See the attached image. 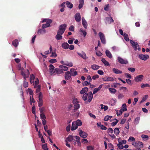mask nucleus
Returning a JSON list of instances; mask_svg holds the SVG:
<instances>
[{
  "instance_id": "nucleus-13",
  "label": "nucleus",
  "mask_w": 150,
  "mask_h": 150,
  "mask_svg": "<svg viewBox=\"0 0 150 150\" xmlns=\"http://www.w3.org/2000/svg\"><path fill=\"white\" fill-rule=\"evenodd\" d=\"M63 33H61L60 32L58 31L57 33V34L55 36V38L57 40H60L62 39V35Z\"/></svg>"
},
{
  "instance_id": "nucleus-47",
  "label": "nucleus",
  "mask_w": 150,
  "mask_h": 150,
  "mask_svg": "<svg viewBox=\"0 0 150 150\" xmlns=\"http://www.w3.org/2000/svg\"><path fill=\"white\" fill-rule=\"evenodd\" d=\"M150 86L149 85L148 83H146V84H143L142 83L141 84V87L142 88H144L145 87H150Z\"/></svg>"
},
{
  "instance_id": "nucleus-50",
  "label": "nucleus",
  "mask_w": 150,
  "mask_h": 150,
  "mask_svg": "<svg viewBox=\"0 0 150 150\" xmlns=\"http://www.w3.org/2000/svg\"><path fill=\"white\" fill-rule=\"evenodd\" d=\"M148 96L147 95H145L142 98L141 103H142L143 102L145 101L148 98Z\"/></svg>"
},
{
  "instance_id": "nucleus-7",
  "label": "nucleus",
  "mask_w": 150,
  "mask_h": 150,
  "mask_svg": "<svg viewBox=\"0 0 150 150\" xmlns=\"http://www.w3.org/2000/svg\"><path fill=\"white\" fill-rule=\"evenodd\" d=\"M117 60L118 62L122 64H127L128 63V62L127 60L123 59L120 57H118Z\"/></svg>"
},
{
  "instance_id": "nucleus-11",
  "label": "nucleus",
  "mask_w": 150,
  "mask_h": 150,
  "mask_svg": "<svg viewBox=\"0 0 150 150\" xmlns=\"http://www.w3.org/2000/svg\"><path fill=\"white\" fill-rule=\"evenodd\" d=\"M79 134L80 137L83 138H85L88 136V134L86 132L83 131L81 130L79 132Z\"/></svg>"
},
{
  "instance_id": "nucleus-14",
  "label": "nucleus",
  "mask_w": 150,
  "mask_h": 150,
  "mask_svg": "<svg viewBox=\"0 0 150 150\" xmlns=\"http://www.w3.org/2000/svg\"><path fill=\"white\" fill-rule=\"evenodd\" d=\"M77 53L79 56L84 59H86L88 58V57H86L85 53L83 52H82V54L78 52H77Z\"/></svg>"
},
{
  "instance_id": "nucleus-15",
  "label": "nucleus",
  "mask_w": 150,
  "mask_h": 150,
  "mask_svg": "<svg viewBox=\"0 0 150 150\" xmlns=\"http://www.w3.org/2000/svg\"><path fill=\"white\" fill-rule=\"evenodd\" d=\"M105 20V22L106 24H110L112 22H114L113 20L111 17L106 18Z\"/></svg>"
},
{
  "instance_id": "nucleus-10",
  "label": "nucleus",
  "mask_w": 150,
  "mask_h": 150,
  "mask_svg": "<svg viewBox=\"0 0 150 150\" xmlns=\"http://www.w3.org/2000/svg\"><path fill=\"white\" fill-rule=\"evenodd\" d=\"M74 18L76 21L79 22L81 21V16L80 14L79 13H76L74 16Z\"/></svg>"
},
{
  "instance_id": "nucleus-17",
  "label": "nucleus",
  "mask_w": 150,
  "mask_h": 150,
  "mask_svg": "<svg viewBox=\"0 0 150 150\" xmlns=\"http://www.w3.org/2000/svg\"><path fill=\"white\" fill-rule=\"evenodd\" d=\"M82 20L83 26L85 29H87V22L84 17L82 18Z\"/></svg>"
},
{
  "instance_id": "nucleus-29",
  "label": "nucleus",
  "mask_w": 150,
  "mask_h": 150,
  "mask_svg": "<svg viewBox=\"0 0 150 150\" xmlns=\"http://www.w3.org/2000/svg\"><path fill=\"white\" fill-rule=\"evenodd\" d=\"M18 44V40L17 39H16L13 40L12 42V45L15 47H16L17 46Z\"/></svg>"
},
{
  "instance_id": "nucleus-22",
  "label": "nucleus",
  "mask_w": 150,
  "mask_h": 150,
  "mask_svg": "<svg viewBox=\"0 0 150 150\" xmlns=\"http://www.w3.org/2000/svg\"><path fill=\"white\" fill-rule=\"evenodd\" d=\"M78 127V126L75 123V122H72V126L71 128V130L73 131L76 129Z\"/></svg>"
},
{
  "instance_id": "nucleus-8",
  "label": "nucleus",
  "mask_w": 150,
  "mask_h": 150,
  "mask_svg": "<svg viewBox=\"0 0 150 150\" xmlns=\"http://www.w3.org/2000/svg\"><path fill=\"white\" fill-rule=\"evenodd\" d=\"M54 75L57 74H61L63 73V71H62V69H61V68H55L54 69V71L53 72Z\"/></svg>"
},
{
  "instance_id": "nucleus-58",
  "label": "nucleus",
  "mask_w": 150,
  "mask_h": 150,
  "mask_svg": "<svg viewBox=\"0 0 150 150\" xmlns=\"http://www.w3.org/2000/svg\"><path fill=\"white\" fill-rule=\"evenodd\" d=\"M125 75L126 77L127 78L131 79L132 78L131 75L129 74L125 73Z\"/></svg>"
},
{
  "instance_id": "nucleus-54",
  "label": "nucleus",
  "mask_w": 150,
  "mask_h": 150,
  "mask_svg": "<svg viewBox=\"0 0 150 150\" xmlns=\"http://www.w3.org/2000/svg\"><path fill=\"white\" fill-rule=\"evenodd\" d=\"M140 119V117H137L135 120H134V122L135 124H137L139 122V121Z\"/></svg>"
},
{
  "instance_id": "nucleus-28",
  "label": "nucleus",
  "mask_w": 150,
  "mask_h": 150,
  "mask_svg": "<svg viewBox=\"0 0 150 150\" xmlns=\"http://www.w3.org/2000/svg\"><path fill=\"white\" fill-rule=\"evenodd\" d=\"M141 137L142 138V139L144 141H146L148 140L149 139V137L148 135H144V134H142L141 135Z\"/></svg>"
},
{
  "instance_id": "nucleus-41",
  "label": "nucleus",
  "mask_w": 150,
  "mask_h": 150,
  "mask_svg": "<svg viewBox=\"0 0 150 150\" xmlns=\"http://www.w3.org/2000/svg\"><path fill=\"white\" fill-rule=\"evenodd\" d=\"M120 133V131L119 130V128H116L114 129V133L116 135H117L119 134Z\"/></svg>"
},
{
  "instance_id": "nucleus-20",
  "label": "nucleus",
  "mask_w": 150,
  "mask_h": 150,
  "mask_svg": "<svg viewBox=\"0 0 150 150\" xmlns=\"http://www.w3.org/2000/svg\"><path fill=\"white\" fill-rule=\"evenodd\" d=\"M49 67L50 68L49 69V71L50 72V74L51 75H52L54 74V73H53V72L54 71V66L52 64H50L49 65Z\"/></svg>"
},
{
  "instance_id": "nucleus-57",
  "label": "nucleus",
  "mask_w": 150,
  "mask_h": 150,
  "mask_svg": "<svg viewBox=\"0 0 150 150\" xmlns=\"http://www.w3.org/2000/svg\"><path fill=\"white\" fill-rule=\"evenodd\" d=\"M127 69L132 72H134L135 71V69L134 68L129 67Z\"/></svg>"
},
{
  "instance_id": "nucleus-12",
  "label": "nucleus",
  "mask_w": 150,
  "mask_h": 150,
  "mask_svg": "<svg viewBox=\"0 0 150 150\" xmlns=\"http://www.w3.org/2000/svg\"><path fill=\"white\" fill-rule=\"evenodd\" d=\"M102 79L105 81H112L114 80L113 78L110 76H106L103 78Z\"/></svg>"
},
{
  "instance_id": "nucleus-23",
  "label": "nucleus",
  "mask_w": 150,
  "mask_h": 150,
  "mask_svg": "<svg viewBox=\"0 0 150 150\" xmlns=\"http://www.w3.org/2000/svg\"><path fill=\"white\" fill-rule=\"evenodd\" d=\"M113 72L116 74H122V71H121L117 69L113 68L112 69Z\"/></svg>"
},
{
  "instance_id": "nucleus-34",
  "label": "nucleus",
  "mask_w": 150,
  "mask_h": 150,
  "mask_svg": "<svg viewBox=\"0 0 150 150\" xmlns=\"http://www.w3.org/2000/svg\"><path fill=\"white\" fill-rule=\"evenodd\" d=\"M74 136L71 135H69L67 138V140L69 142H71L72 141L74 140Z\"/></svg>"
},
{
  "instance_id": "nucleus-53",
  "label": "nucleus",
  "mask_w": 150,
  "mask_h": 150,
  "mask_svg": "<svg viewBox=\"0 0 150 150\" xmlns=\"http://www.w3.org/2000/svg\"><path fill=\"white\" fill-rule=\"evenodd\" d=\"M79 31L80 32H81L82 33L84 37H85L86 36L87 34L86 32V31L83 30L81 28L80 29Z\"/></svg>"
},
{
  "instance_id": "nucleus-56",
  "label": "nucleus",
  "mask_w": 150,
  "mask_h": 150,
  "mask_svg": "<svg viewBox=\"0 0 150 150\" xmlns=\"http://www.w3.org/2000/svg\"><path fill=\"white\" fill-rule=\"evenodd\" d=\"M113 130L111 128H109L107 130V132L108 133L112 134L113 132Z\"/></svg>"
},
{
  "instance_id": "nucleus-43",
  "label": "nucleus",
  "mask_w": 150,
  "mask_h": 150,
  "mask_svg": "<svg viewBox=\"0 0 150 150\" xmlns=\"http://www.w3.org/2000/svg\"><path fill=\"white\" fill-rule=\"evenodd\" d=\"M75 123L76 124V125H77V126H81L82 125V122H81V121L79 120H77L76 122H75Z\"/></svg>"
},
{
  "instance_id": "nucleus-30",
  "label": "nucleus",
  "mask_w": 150,
  "mask_h": 150,
  "mask_svg": "<svg viewBox=\"0 0 150 150\" xmlns=\"http://www.w3.org/2000/svg\"><path fill=\"white\" fill-rule=\"evenodd\" d=\"M59 68H61L62 69V71H67L68 69L67 67L63 66V65H60L59 67Z\"/></svg>"
},
{
  "instance_id": "nucleus-46",
  "label": "nucleus",
  "mask_w": 150,
  "mask_h": 150,
  "mask_svg": "<svg viewBox=\"0 0 150 150\" xmlns=\"http://www.w3.org/2000/svg\"><path fill=\"white\" fill-rule=\"evenodd\" d=\"M139 146L140 148H143V144L142 142H137V146Z\"/></svg>"
},
{
  "instance_id": "nucleus-31",
  "label": "nucleus",
  "mask_w": 150,
  "mask_h": 150,
  "mask_svg": "<svg viewBox=\"0 0 150 150\" xmlns=\"http://www.w3.org/2000/svg\"><path fill=\"white\" fill-rule=\"evenodd\" d=\"M42 23H44L45 22H46V23H49V24L51 23L52 22V21L49 19H45L43 20L42 21Z\"/></svg>"
},
{
  "instance_id": "nucleus-27",
  "label": "nucleus",
  "mask_w": 150,
  "mask_h": 150,
  "mask_svg": "<svg viewBox=\"0 0 150 150\" xmlns=\"http://www.w3.org/2000/svg\"><path fill=\"white\" fill-rule=\"evenodd\" d=\"M88 91V88L85 87L83 88L80 91V93L81 94H84Z\"/></svg>"
},
{
  "instance_id": "nucleus-26",
  "label": "nucleus",
  "mask_w": 150,
  "mask_h": 150,
  "mask_svg": "<svg viewBox=\"0 0 150 150\" xmlns=\"http://www.w3.org/2000/svg\"><path fill=\"white\" fill-rule=\"evenodd\" d=\"M84 0H80L79 4V9H81L83 7L84 4Z\"/></svg>"
},
{
  "instance_id": "nucleus-5",
  "label": "nucleus",
  "mask_w": 150,
  "mask_h": 150,
  "mask_svg": "<svg viewBox=\"0 0 150 150\" xmlns=\"http://www.w3.org/2000/svg\"><path fill=\"white\" fill-rule=\"evenodd\" d=\"M139 57L142 60L145 61L149 58V56L147 54L144 55L140 54L139 55Z\"/></svg>"
},
{
  "instance_id": "nucleus-18",
  "label": "nucleus",
  "mask_w": 150,
  "mask_h": 150,
  "mask_svg": "<svg viewBox=\"0 0 150 150\" xmlns=\"http://www.w3.org/2000/svg\"><path fill=\"white\" fill-rule=\"evenodd\" d=\"M127 108H121L119 110L120 114H118V110H116V114L118 116L121 115L122 114L123 112L127 111Z\"/></svg>"
},
{
  "instance_id": "nucleus-6",
  "label": "nucleus",
  "mask_w": 150,
  "mask_h": 150,
  "mask_svg": "<svg viewBox=\"0 0 150 150\" xmlns=\"http://www.w3.org/2000/svg\"><path fill=\"white\" fill-rule=\"evenodd\" d=\"M130 42L133 47L134 48V50L136 51L137 49V47L138 46H139L138 43L132 40H131Z\"/></svg>"
},
{
  "instance_id": "nucleus-25",
  "label": "nucleus",
  "mask_w": 150,
  "mask_h": 150,
  "mask_svg": "<svg viewBox=\"0 0 150 150\" xmlns=\"http://www.w3.org/2000/svg\"><path fill=\"white\" fill-rule=\"evenodd\" d=\"M66 4L67 7L69 8H73V4L68 1H67L65 2Z\"/></svg>"
},
{
  "instance_id": "nucleus-19",
  "label": "nucleus",
  "mask_w": 150,
  "mask_h": 150,
  "mask_svg": "<svg viewBox=\"0 0 150 150\" xmlns=\"http://www.w3.org/2000/svg\"><path fill=\"white\" fill-rule=\"evenodd\" d=\"M88 101L89 102H91L93 98V95L92 92L90 91L88 93Z\"/></svg>"
},
{
  "instance_id": "nucleus-40",
  "label": "nucleus",
  "mask_w": 150,
  "mask_h": 150,
  "mask_svg": "<svg viewBox=\"0 0 150 150\" xmlns=\"http://www.w3.org/2000/svg\"><path fill=\"white\" fill-rule=\"evenodd\" d=\"M83 94V95L82 98L84 101H86L87 99L88 94L87 93H86Z\"/></svg>"
},
{
  "instance_id": "nucleus-44",
  "label": "nucleus",
  "mask_w": 150,
  "mask_h": 150,
  "mask_svg": "<svg viewBox=\"0 0 150 150\" xmlns=\"http://www.w3.org/2000/svg\"><path fill=\"white\" fill-rule=\"evenodd\" d=\"M65 64L66 65H64L67 66L69 67H71L73 66V64L71 62H69L67 61L65 62Z\"/></svg>"
},
{
  "instance_id": "nucleus-42",
  "label": "nucleus",
  "mask_w": 150,
  "mask_h": 150,
  "mask_svg": "<svg viewBox=\"0 0 150 150\" xmlns=\"http://www.w3.org/2000/svg\"><path fill=\"white\" fill-rule=\"evenodd\" d=\"M109 91L111 93L115 94L116 91V90L112 88H110L109 89Z\"/></svg>"
},
{
  "instance_id": "nucleus-64",
  "label": "nucleus",
  "mask_w": 150,
  "mask_h": 150,
  "mask_svg": "<svg viewBox=\"0 0 150 150\" xmlns=\"http://www.w3.org/2000/svg\"><path fill=\"white\" fill-rule=\"evenodd\" d=\"M96 55L98 56H101L102 55V54L100 51L96 52Z\"/></svg>"
},
{
  "instance_id": "nucleus-59",
  "label": "nucleus",
  "mask_w": 150,
  "mask_h": 150,
  "mask_svg": "<svg viewBox=\"0 0 150 150\" xmlns=\"http://www.w3.org/2000/svg\"><path fill=\"white\" fill-rule=\"evenodd\" d=\"M90 83L89 82H88L87 81H85L83 83V86H87L90 85Z\"/></svg>"
},
{
  "instance_id": "nucleus-39",
  "label": "nucleus",
  "mask_w": 150,
  "mask_h": 150,
  "mask_svg": "<svg viewBox=\"0 0 150 150\" xmlns=\"http://www.w3.org/2000/svg\"><path fill=\"white\" fill-rule=\"evenodd\" d=\"M39 83V81L38 78H36L35 79V81L34 83V87H36L37 86H38Z\"/></svg>"
},
{
  "instance_id": "nucleus-61",
  "label": "nucleus",
  "mask_w": 150,
  "mask_h": 150,
  "mask_svg": "<svg viewBox=\"0 0 150 150\" xmlns=\"http://www.w3.org/2000/svg\"><path fill=\"white\" fill-rule=\"evenodd\" d=\"M126 82L127 83L130 85H132V81L131 80L129 79H126Z\"/></svg>"
},
{
  "instance_id": "nucleus-1",
  "label": "nucleus",
  "mask_w": 150,
  "mask_h": 150,
  "mask_svg": "<svg viewBox=\"0 0 150 150\" xmlns=\"http://www.w3.org/2000/svg\"><path fill=\"white\" fill-rule=\"evenodd\" d=\"M21 75L23 76V78L24 79V81L23 82V86L26 88L28 86V83L25 81L26 78L28 77L29 76L30 72L28 69L27 70V71L25 73L22 71L21 72Z\"/></svg>"
},
{
  "instance_id": "nucleus-3",
  "label": "nucleus",
  "mask_w": 150,
  "mask_h": 150,
  "mask_svg": "<svg viewBox=\"0 0 150 150\" xmlns=\"http://www.w3.org/2000/svg\"><path fill=\"white\" fill-rule=\"evenodd\" d=\"M99 35L102 43L103 44H105L106 40L104 34L100 32L99 33Z\"/></svg>"
},
{
  "instance_id": "nucleus-38",
  "label": "nucleus",
  "mask_w": 150,
  "mask_h": 150,
  "mask_svg": "<svg viewBox=\"0 0 150 150\" xmlns=\"http://www.w3.org/2000/svg\"><path fill=\"white\" fill-rule=\"evenodd\" d=\"M45 33V29H40L38 31L37 33L39 35H40L43 33Z\"/></svg>"
},
{
  "instance_id": "nucleus-60",
  "label": "nucleus",
  "mask_w": 150,
  "mask_h": 150,
  "mask_svg": "<svg viewBox=\"0 0 150 150\" xmlns=\"http://www.w3.org/2000/svg\"><path fill=\"white\" fill-rule=\"evenodd\" d=\"M35 106L34 105L33 106L32 108V113L34 114H35Z\"/></svg>"
},
{
  "instance_id": "nucleus-24",
  "label": "nucleus",
  "mask_w": 150,
  "mask_h": 150,
  "mask_svg": "<svg viewBox=\"0 0 150 150\" xmlns=\"http://www.w3.org/2000/svg\"><path fill=\"white\" fill-rule=\"evenodd\" d=\"M105 54L109 58H112V55L110 52L109 50H106Z\"/></svg>"
},
{
  "instance_id": "nucleus-52",
  "label": "nucleus",
  "mask_w": 150,
  "mask_h": 150,
  "mask_svg": "<svg viewBox=\"0 0 150 150\" xmlns=\"http://www.w3.org/2000/svg\"><path fill=\"white\" fill-rule=\"evenodd\" d=\"M117 146L120 149H122L124 148V146L122 145V143L121 142H119Z\"/></svg>"
},
{
  "instance_id": "nucleus-2",
  "label": "nucleus",
  "mask_w": 150,
  "mask_h": 150,
  "mask_svg": "<svg viewBox=\"0 0 150 150\" xmlns=\"http://www.w3.org/2000/svg\"><path fill=\"white\" fill-rule=\"evenodd\" d=\"M67 27V25L65 24H62L59 26L58 31L61 33H64Z\"/></svg>"
},
{
  "instance_id": "nucleus-45",
  "label": "nucleus",
  "mask_w": 150,
  "mask_h": 150,
  "mask_svg": "<svg viewBox=\"0 0 150 150\" xmlns=\"http://www.w3.org/2000/svg\"><path fill=\"white\" fill-rule=\"evenodd\" d=\"M34 88H36V92L38 93L40 91L41 86L40 85H38L36 87H34Z\"/></svg>"
},
{
  "instance_id": "nucleus-9",
  "label": "nucleus",
  "mask_w": 150,
  "mask_h": 150,
  "mask_svg": "<svg viewBox=\"0 0 150 150\" xmlns=\"http://www.w3.org/2000/svg\"><path fill=\"white\" fill-rule=\"evenodd\" d=\"M71 75L69 71H67L65 73V79L66 80H69L71 79Z\"/></svg>"
},
{
  "instance_id": "nucleus-63",
  "label": "nucleus",
  "mask_w": 150,
  "mask_h": 150,
  "mask_svg": "<svg viewBox=\"0 0 150 150\" xmlns=\"http://www.w3.org/2000/svg\"><path fill=\"white\" fill-rule=\"evenodd\" d=\"M49 62L51 63H54L57 62V60L55 59H51L49 61Z\"/></svg>"
},
{
  "instance_id": "nucleus-21",
  "label": "nucleus",
  "mask_w": 150,
  "mask_h": 150,
  "mask_svg": "<svg viewBox=\"0 0 150 150\" xmlns=\"http://www.w3.org/2000/svg\"><path fill=\"white\" fill-rule=\"evenodd\" d=\"M69 45L66 42H64L62 44V47L64 49H67L69 48Z\"/></svg>"
},
{
  "instance_id": "nucleus-16",
  "label": "nucleus",
  "mask_w": 150,
  "mask_h": 150,
  "mask_svg": "<svg viewBox=\"0 0 150 150\" xmlns=\"http://www.w3.org/2000/svg\"><path fill=\"white\" fill-rule=\"evenodd\" d=\"M70 73L72 76H75L77 74V72L75 71V69L74 68H71L70 70Z\"/></svg>"
},
{
  "instance_id": "nucleus-62",
  "label": "nucleus",
  "mask_w": 150,
  "mask_h": 150,
  "mask_svg": "<svg viewBox=\"0 0 150 150\" xmlns=\"http://www.w3.org/2000/svg\"><path fill=\"white\" fill-rule=\"evenodd\" d=\"M124 97V95L121 93H119L118 95V98L119 99H122Z\"/></svg>"
},
{
  "instance_id": "nucleus-4",
  "label": "nucleus",
  "mask_w": 150,
  "mask_h": 150,
  "mask_svg": "<svg viewBox=\"0 0 150 150\" xmlns=\"http://www.w3.org/2000/svg\"><path fill=\"white\" fill-rule=\"evenodd\" d=\"M144 76L142 75L137 76L134 79V81L137 82H140L143 79Z\"/></svg>"
},
{
  "instance_id": "nucleus-48",
  "label": "nucleus",
  "mask_w": 150,
  "mask_h": 150,
  "mask_svg": "<svg viewBox=\"0 0 150 150\" xmlns=\"http://www.w3.org/2000/svg\"><path fill=\"white\" fill-rule=\"evenodd\" d=\"M74 140L76 142H77L80 141V137L77 136H74Z\"/></svg>"
},
{
  "instance_id": "nucleus-51",
  "label": "nucleus",
  "mask_w": 150,
  "mask_h": 150,
  "mask_svg": "<svg viewBox=\"0 0 150 150\" xmlns=\"http://www.w3.org/2000/svg\"><path fill=\"white\" fill-rule=\"evenodd\" d=\"M35 76L33 75V74H32L31 75H30V81L31 83L32 82V80H33V82L34 83V80L35 79Z\"/></svg>"
},
{
  "instance_id": "nucleus-36",
  "label": "nucleus",
  "mask_w": 150,
  "mask_h": 150,
  "mask_svg": "<svg viewBox=\"0 0 150 150\" xmlns=\"http://www.w3.org/2000/svg\"><path fill=\"white\" fill-rule=\"evenodd\" d=\"M101 61L103 62L104 64L106 66H109L110 64L105 59L103 58L101 59Z\"/></svg>"
},
{
  "instance_id": "nucleus-55",
  "label": "nucleus",
  "mask_w": 150,
  "mask_h": 150,
  "mask_svg": "<svg viewBox=\"0 0 150 150\" xmlns=\"http://www.w3.org/2000/svg\"><path fill=\"white\" fill-rule=\"evenodd\" d=\"M40 117L42 119H43V120H45L46 119L45 116L43 113L40 114Z\"/></svg>"
},
{
  "instance_id": "nucleus-35",
  "label": "nucleus",
  "mask_w": 150,
  "mask_h": 150,
  "mask_svg": "<svg viewBox=\"0 0 150 150\" xmlns=\"http://www.w3.org/2000/svg\"><path fill=\"white\" fill-rule=\"evenodd\" d=\"M91 67L93 69L95 70L99 69L100 66L94 64L91 65Z\"/></svg>"
},
{
  "instance_id": "nucleus-32",
  "label": "nucleus",
  "mask_w": 150,
  "mask_h": 150,
  "mask_svg": "<svg viewBox=\"0 0 150 150\" xmlns=\"http://www.w3.org/2000/svg\"><path fill=\"white\" fill-rule=\"evenodd\" d=\"M43 101L42 98H39V101H38V106L40 107L43 105Z\"/></svg>"
},
{
  "instance_id": "nucleus-33",
  "label": "nucleus",
  "mask_w": 150,
  "mask_h": 150,
  "mask_svg": "<svg viewBox=\"0 0 150 150\" xmlns=\"http://www.w3.org/2000/svg\"><path fill=\"white\" fill-rule=\"evenodd\" d=\"M123 37L125 40L126 41H129V39L128 35V34H127L126 33H124Z\"/></svg>"
},
{
  "instance_id": "nucleus-49",
  "label": "nucleus",
  "mask_w": 150,
  "mask_h": 150,
  "mask_svg": "<svg viewBox=\"0 0 150 150\" xmlns=\"http://www.w3.org/2000/svg\"><path fill=\"white\" fill-rule=\"evenodd\" d=\"M50 26V24H49V23H46L45 24H43L42 26V28H46L47 27H48Z\"/></svg>"
},
{
  "instance_id": "nucleus-37",
  "label": "nucleus",
  "mask_w": 150,
  "mask_h": 150,
  "mask_svg": "<svg viewBox=\"0 0 150 150\" xmlns=\"http://www.w3.org/2000/svg\"><path fill=\"white\" fill-rule=\"evenodd\" d=\"M79 104H76L74 105V109L73 110V112H75L77 110V109H79Z\"/></svg>"
}]
</instances>
